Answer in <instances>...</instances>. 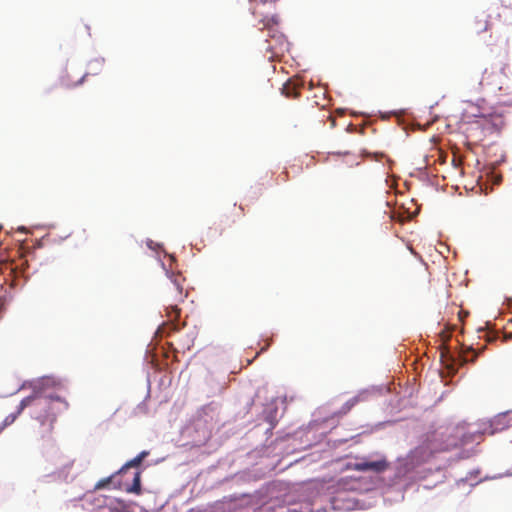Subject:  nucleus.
<instances>
[{
    "label": "nucleus",
    "mask_w": 512,
    "mask_h": 512,
    "mask_svg": "<svg viewBox=\"0 0 512 512\" xmlns=\"http://www.w3.org/2000/svg\"><path fill=\"white\" fill-rule=\"evenodd\" d=\"M512 410L498 413L493 418L481 421L476 425L466 426L465 423L446 428L445 432L435 431L427 435L425 441L412 449L405 457H398L393 464V485L407 487L403 481H415L428 477L432 468L426 467L428 460L437 452L448 451L460 445L479 444L485 434L494 435L509 426L508 416Z\"/></svg>",
    "instance_id": "f257e3e1"
},
{
    "label": "nucleus",
    "mask_w": 512,
    "mask_h": 512,
    "mask_svg": "<svg viewBox=\"0 0 512 512\" xmlns=\"http://www.w3.org/2000/svg\"><path fill=\"white\" fill-rule=\"evenodd\" d=\"M319 485L302 486L292 491L289 483L273 480L258 489V512H276V507L286 510L280 512H325L326 507L318 505Z\"/></svg>",
    "instance_id": "f03ea898"
},
{
    "label": "nucleus",
    "mask_w": 512,
    "mask_h": 512,
    "mask_svg": "<svg viewBox=\"0 0 512 512\" xmlns=\"http://www.w3.org/2000/svg\"><path fill=\"white\" fill-rule=\"evenodd\" d=\"M286 410V396L271 395L262 404V411L258 413V434L265 436V441L258 447V478L277 469L280 456L277 452V442L282 438L280 432L273 437V430Z\"/></svg>",
    "instance_id": "7ed1b4c3"
},
{
    "label": "nucleus",
    "mask_w": 512,
    "mask_h": 512,
    "mask_svg": "<svg viewBox=\"0 0 512 512\" xmlns=\"http://www.w3.org/2000/svg\"><path fill=\"white\" fill-rule=\"evenodd\" d=\"M60 382L51 377H43L32 385V394L20 402V411L29 409L32 418L40 422L42 426L48 425L51 432L58 415L67 411L69 403L62 397L48 393V389L59 386Z\"/></svg>",
    "instance_id": "20e7f679"
},
{
    "label": "nucleus",
    "mask_w": 512,
    "mask_h": 512,
    "mask_svg": "<svg viewBox=\"0 0 512 512\" xmlns=\"http://www.w3.org/2000/svg\"><path fill=\"white\" fill-rule=\"evenodd\" d=\"M478 355V353L473 351L471 346L467 347L463 345L459 350L451 347L444 348L440 354V361L442 365V372L440 376L442 381L447 384L449 379L453 378L457 374L461 366L469 362H475Z\"/></svg>",
    "instance_id": "39448f33"
},
{
    "label": "nucleus",
    "mask_w": 512,
    "mask_h": 512,
    "mask_svg": "<svg viewBox=\"0 0 512 512\" xmlns=\"http://www.w3.org/2000/svg\"><path fill=\"white\" fill-rule=\"evenodd\" d=\"M262 23L263 28H258L260 33H258V40L263 39V43L261 44V49L266 52L270 51L274 55L284 53L289 49V42L286 39V36L281 33L277 26L279 24L278 15H272L270 18L265 16L261 20L258 21V24Z\"/></svg>",
    "instance_id": "423d86ee"
},
{
    "label": "nucleus",
    "mask_w": 512,
    "mask_h": 512,
    "mask_svg": "<svg viewBox=\"0 0 512 512\" xmlns=\"http://www.w3.org/2000/svg\"><path fill=\"white\" fill-rule=\"evenodd\" d=\"M185 278L180 273H172L165 286L166 311L171 320H177L180 316L178 304L183 302L188 295L184 287Z\"/></svg>",
    "instance_id": "0eeeda50"
},
{
    "label": "nucleus",
    "mask_w": 512,
    "mask_h": 512,
    "mask_svg": "<svg viewBox=\"0 0 512 512\" xmlns=\"http://www.w3.org/2000/svg\"><path fill=\"white\" fill-rule=\"evenodd\" d=\"M353 467L355 470L362 471V472H375V473H381L385 471L388 468V461L385 457H381L378 459H371V458H362L360 460H357Z\"/></svg>",
    "instance_id": "6e6552de"
},
{
    "label": "nucleus",
    "mask_w": 512,
    "mask_h": 512,
    "mask_svg": "<svg viewBox=\"0 0 512 512\" xmlns=\"http://www.w3.org/2000/svg\"><path fill=\"white\" fill-rule=\"evenodd\" d=\"M369 393H370L369 389H363V390L359 391V393L357 395H355L352 398H350L349 400H347L338 411H335L333 413V415L335 417H343L344 415L349 413L355 405H357L359 402L363 401Z\"/></svg>",
    "instance_id": "1a4fd4ad"
},
{
    "label": "nucleus",
    "mask_w": 512,
    "mask_h": 512,
    "mask_svg": "<svg viewBox=\"0 0 512 512\" xmlns=\"http://www.w3.org/2000/svg\"><path fill=\"white\" fill-rule=\"evenodd\" d=\"M304 87V81L297 78L288 79L282 86L281 92L285 97L296 98Z\"/></svg>",
    "instance_id": "9d476101"
},
{
    "label": "nucleus",
    "mask_w": 512,
    "mask_h": 512,
    "mask_svg": "<svg viewBox=\"0 0 512 512\" xmlns=\"http://www.w3.org/2000/svg\"><path fill=\"white\" fill-rule=\"evenodd\" d=\"M504 161H505V158L502 157L500 160L496 161L493 164H490L487 167L486 176H487L488 180L495 185L500 184L502 181V175L497 171V166L500 165L501 163H503Z\"/></svg>",
    "instance_id": "9b49d317"
},
{
    "label": "nucleus",
    "mask_w": 512,
    "mask_h": 512,
    "mask_svg": "<svg viewBox=\"0 0 512 512\" xmlns=\"http://www.w3.org/2000/svg\"><path fill=\"white\" fill-rule=\"evenodd\" d=\"M148 454V451H142L135 458L131 459L125 465H123L122 468L117 472V474L125 473L127 469L131 467H139L142 461L148 456Z\"/></svg>",
    "instance_id": "f8f14e48"
},
{
    "label": "nucleus",
    "mask_w": 512,
    "mask_h": 512,
    "mask_svg": "<svg viewBox=\"0 0 512 512\" xmlns=\"http://www.w3.org/2000/svg\"><path fill=\"white\" fill-rule=\"evenodd\" d=\"M272 343H273L272 336L268 337L266 335H261L260 339L258 340V352H257L258 357L262 353L266 352Z\"/></svg>",
    "instance_id": "ddd939ff"
},
{
    "label": "nucleus",
    "mask_w": 512,
    "mask_h": 512,
    "mask_svg": "<svg viewBox=\"0 0 512 512\" xmlns=\"http://www.w3.org/2000/svg\"><path fill=\"white\" fill-rule=\"evenodd\" d=\"M127 492L139 494L141 491V473L136 471L133 476V484L126 488Z\"/></svg>",
    "instance_id": "4468645a"
},
{
    "label": "nucleus",
    "mask_w": 512,
    "mask_h": 512,
    "mask_svg": "<svg viewBox=\"0 0 512 512\" xmlns=\"http://www.w3.org/2000/svg\"><path fill=\"white\" fill-rule=\"evenodd\" d=\"M22 411H20V405L18 406V409L15 413H11L9 414L8 416L5 417V419L3 420L2 424L0 425V433L3 431V429H5L7 426L11 425L12 423H14V421L16 420V418L18 417V415L21 413Z\"/></svg>",
    "instance_id": "2eb2a0df"
},
{
    "label": "nucleus",
    "mask_w": 512,
    "mask_h": 512,
    "mask_svg": "<svg viewBox=\"0 0 512 512\" xmlns=\"http://www.w3.org/2000/svg\"><path fill=\"white\" fill-rule=\"evenodd\" d=\"M8 299L7 288L0 286V313L4 310Z\"/></svg>",
    "instance_id": "dca6fc26"
},
{
    "label": "nucleus",
    "mask_w": 512,
    "mask_h": 512,
    "mask_svg": "<svg viewBox=\"0 0 512 512\" xmlns=\"http://www.w3.org/2000/svg\"><path fill=\"white\" fill-rule=\"evenodd\" d=\"M479 472H480L479 469L470 471L466 477L461 478L457 481V485L460 486L461 484H464V483L472 480V478L476 477L479 474Z\"/></svg>",
    "instance_id": "f3484780"
},
{
    "label": "nucleus",
    "mask_w": 512,
    "mask_h": 512,
    "mask_svg": "<svg viewBox=\"0 0 512 512\" xmlns=\"http://www.w3.org/2000/svg\"><path fill=\"white\" fill-rule=\"evenodd\" d=\"M340 500H345L344 497H342V495H338L336 498H335V501L332 503L333 504V509H346V510H350L353 508L354 504H350V502H348L346 505H344L343 507H340L337 502L340 501Z\"/></svg>",
    "instance_id": "a211bd4d"
},
{
    "label": "nucleus",
    "mask_w": 512,
    "mask_h": 512,
    "mask_svg": "<svg viewBox=\"0 0 512 512\" xmlns=\"http://www.w3.org/2000/svg\"><path fill=\"white\" fill-rule=\"evenodd\" d=\"M389 113L397 116L398 117V123L400 125H403L404 129H407V126H405L403 120L401 119V116L407 115V111L405 109L393 110V111H390Z\"/></svg>",
    "instance_id": "6ab92c4d"
},
{
    "label": "nucleus",
    "mask_w": 512,
    "mask_h": 512,
    "mask_svg": "<svg viewBox=\"0 0 512 512\" xmlns=\"http://www.w3.org/2000/svg\"><path fill=\"white\" fill-rule=\"evenodd\" d=\"M472 117H484V115L480 114L478 110H477V113H472V114H469L468 112H463L462 113V120L463 121L469 122L470 118H472Z\"/></svg>",
    "instance_id": "aec40b11"
},
{
    "label": "nucleus",
    "mask_w": 512,
    "mask_h": 512,
    "mask_svg": "<svg viewBox=\"0 0 512 512\" xmlns=\"http://www.w3.org/2000/svg\"><path fill=\"white\" fill-rule=\"evenodd\" d=\"M85 77H86V74H83V75H81V77H80L78 80H76V81H72V80H70V79H67V81H66V85H67L68 87H72V86H76V85H78V84H81V83L83 82V80H84V78H85Z\"/></svg>",
    "instance_id": "412c9836"
},
{
    "label": "nucleus",
    "mask_w": 512,
    "mask_h": 512,
    "mask_svg": "<svg viewBox=\"0 0 512 512\" xmlns=\"http://www.w3.org/2000/svg\"><path fill=\"white\" fill-rule=\"evenodd\" d=\"M111 479H112V477L100 480L97 483L96 488H104V487H106L111 482Z\"/></svg>",
    "instance_id": "4be33fe9"
},
{
    "label": "nucleus",
    "mask_w": 512,
    "mask_h": 512,
    "mask_svg": "<svg viewBox=\"0 0 512 512\" xmlns=\"http://www.w3.org/2000/svg\"><path fill=\"white\" fill-rule=\"evenodd\" d=\"M488 30V22L485 21L484 25H479V27L477 28V32L478 33H481V32H484V31H487Z\"/></svg>",
    "instance_id": "5701e85b"
},
{
    "label": "nucleus",
    "mask_w": 512,
    "mask_h": 512,
    "mask_svg": "<svg viewBox=\"0 0 512 512\" xmlns=\"http://www.w3.org/2000/svg\"><path fill=\"white\" fill-rule=\"evenodd\" d=\"M268 389H269V385H268V383H266V384L262 387V389H261V390H260V389H258V397L260 396V393H261L262 391H266V392H268Z\"/></svg>",
    "instance_id": "b1692460"
},
{
    "label": "nucleus",
    "mask_w": 512,
    "mask_h": 512,
    "mask_svg": "<svg viewBox=\"0 0 512 512\" xmlns=\"http://www.w3.org/2000/svg\"><path fill=\"white\" fill-rule=\"evenodd\" d=\"M278 0H259V2H261L262 4H266V3H269V2H277Z\"/></svg>",
    "instance_id": "393cba45"
},
{
    "label": "nucleus",
    "mask_w": 512,
    "mask_h": 512,
    "mask_svg": "<svg viewBox=\"0 0 512 512\" xmlns=\"http://www.w3.org/2000/svg\"><path fill=\"white\" fill-rule=\"evenodd\" d=\"M488 74V70L485 69L484 72H483V78H482V81L480 82V84H483V81L485 79V76Z\"/></svg>",
    "instance_id": "a878e982"
},
{
    "label": "nucleus",
    "mask_w": 512,
    "mask_h": 512,
    "mask_svg": "<svg viewBox=\"0 0 512 512\" xmlns=\"http://www.w3.org/2000/svg\"><path fill=\"white\" fill-rule=\"evenodd\" d=\"M482 481H483V480H482V479H480V480H478V481H476V482H474V483H470V486H471V487H474V486H476L477 484H479V483H480V482H482Z\"/></svg>",
    "instance_id": "bb28decb"
},
{
    "label": "nucleus",
    "mask_w": 512,
    "mask_h": 512,
    "mask_svg": "<svg viewBox=\"0 0 512 512\" xmlns=\"http://www.w3.org/2000/svg\"><path fill=\"white\" fill-rule=\"evenodd\" d=\"M437 104H438V102H436L435 104L431 105V106L429 107V111L431 112Z\"/></svg>",
    "instance_id": "cd10ccee"
},
{
    "label": "nucleus",
    "mask_w": 512,
    "mask_h": 512,
    "mask_svg": "<svg viewBox=\"0 0 512 512\" xmlns=\"http://www.w3.org/2000/svg\"><path fill=\"white\" fill-rule=\"evenodd\" d=\"M506 475H508V476H512V470H508V471H507V473H506Z\"/></svg>",
    "instance_id": "c85d7f7f"
},
{
    "label": "nucleus",
    "mask_w": 512,
    "mask_h": 512,
    "mask_svg": "<svg viewBox=\"0 0 512 512\" xmlns=\"http://www.w3.org/2000/svg\"><path fill=\"white\" fill-rule=\"evenodd\" d=\"M348 152H344V153H341V152H338L337 155H342V154H347Z\"/></svg>",
    "instance_id": "c756f323"
},
{
    "label": "nucleus",
    "mask_w": 512,
    "mask_h": 512,
    "mask_svg": "<svg viewBox=\"0 0 512 512\" xmlns=\"http://www.w3.org/2000/svg\"><path fill=\"white\" fill-rule=\"evenodd\" d=\"M349 130L353 128L352 124H349L348 126Z\"/></svg>",
    "instance_id": "7c9ffc66"
},
{
    "label": "nucleus",
    "mask_w": 512,
    "mask_h": 512,
    "mask_svg": "<svg viewBox=\"0 0 512 512\" xmlns=\"http://www.w3.org/2000/svg\"><path fill=\"white\" fill-rule=\"evenodd\" d=\"M109 512H112V510L109 508Z\"/></svg>",
    "instance_id": "2f4dec72"
}]
</instances>
